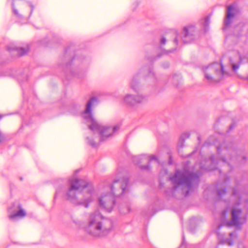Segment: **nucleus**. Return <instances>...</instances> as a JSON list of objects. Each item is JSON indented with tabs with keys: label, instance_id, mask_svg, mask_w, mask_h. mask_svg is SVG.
<instances>
[{
	"label": "nucleus",
	"instance_id": "nucleus-1",
	"mask_svg": "<svg viewBox=\"0 0 248 248\" xmlns=\"http://www.w3.org/2000/svg\"><path fill=\"white\" fill-rule=\"evenodd\" d=\"M248 193L240 190L237 187L232 190L229 201L230 207L220 215V223L216 230L219 244H233L236 238L235 232H226V230L244 224L248 214Z\"/></svg>",
	"mask_w": 248,
	"mask_h": 248
},
{
	"label": "nucleus",
	"instance_id": "nucleus-2",
	"mask_svg": "<svg viewBox=\"0 0 248 248\" xmlns=\"http://www.w3.org/2000/svg\"><path fill=\"white\" fill-rule=\"evenodd\" d=\"M98 103V99L93 97L87 102L85 108L81 113V116L94 135V139L92 140V136L86 137L87 142L92 146H98L100 141H104L107 138L113 135L120 128V125L117 124L113 126L103 125L97 121L94 117L93 109Z\"/></svg>",
	"mask_w": 248,
	"mask_h": 248
},
{
	"label": "nucleus",
	"instance_id": "nucleus-3",
	"mask_svg": "<svg viewBox=\"0 0 248 248\" xmlns=\"http://www.w3.org/2000/svg\"><path fill=\"white\" fill-rule=\"evenodd\" d=\"M129 191V179L123 169L117 170L116 177L111 184H104L98 198L100 207L110 212L115 206V197L124 195Z\"/></svg>",
	"mask_w": 248,
	"mask_h": 248
},
{
	"label": "nucleus",
	"instance_id": "nucleus-4",
	"mask_svg": "<svg viewBox=\"0 0 248 248\" xmlns=\"http://www.w3.org/2000/svg\"><path fill=\"white\" fill-rule=\"evenodd\" d=\"M68 184L69 187L65 193V198L75 205L87 208L96 197L93 185L78 179L75 175L69 178Z\"/></svg>",
	"mask_w": 248,
	"mask_h": 248
},
{
	"label": "nucleus",
	"instance_id": "nucleus-5",
	"mask_svg": "<svg viewBox=\"0 0 248 248\" xmlns=\"http://www.w3.org/2000/svg\"><path fill=\"white\" fill-rule=\"evenodd\" d=\"M216 145L218 158L216 160L212 156L209 160L211 164L204 169L209 170L217 169V165H224L231 169L233 164L245 163L247 160L246 156L242 153V151L236 149L232 143L224 142L220 145Z\"/></svg>",
	"mask_w": 248,
	"mask_h": 248
},
{
	"label": "nucleus",
	"instance_id": "nucleus-6",
	"mask_svg": "<svg viewBox=\"0 0 248 248\" xmlns=\"http://www.w3.org/2000/svg\"><path fill=\"white\" fill-rule=\"evenodd\" d=\"M174 185L172 188L166 190L169 197H176L177 193L186 196L197 186L199 181L198 175L187 170H176L173 176L170 177Z\"/></svg>",
	"mask_w": 248,
	"mask_h": 248
},
{
	"label": "nucleus",
	"instance_id": "nucleus-7",
	"mask_svg": "<svg viewBox=\"0 0 248 248\" xmlns=\"http://www.w3.org/2000/svg\"><path fill=\"white\" fill-rule=\"evenodd\" d=\"M88 219V224L85 228L86 231L94 236L105 235L112 227L111 220L104 218L98 211L90 214Z\"/></svg>",
	"mask_w": 248,
	"mask_h": 248
},
{
	"label": "nucleus",
	"instance_id": "nucleus-8",
	"mask_svg": "<svg viewBox=\"0 0 248 248\" xmlns=\"http://www.w3.org/2000/svg\"><path fill=\"white\" fill-rule=\"evenodd\" d=\"M34 9L32 2L26 0H13L12 4L13 17L17 22L21 24L28 22Z\"/></svg>",
	"mask_w": 248,
	"mask_h": 248
},
{
	"label": "nucleus",
	"instance_id": "nucleus-9",
	"mask_svg": "<svg viewBox=\"0 0 248 248\" xmlns=\"http://www.w3.org/2000/svg\"><path fill=\"white\" fill-rule=\"evenodd\" d=\"M206 79L209 82H218L225 74L221 62H215L203 67Z\"/></svg>",
	"mask_w": 248,
	"mask_h": 248
},
{
	"label": "nucleus",
	"instance_id": "nucleus-10",
	"mask_svg": "<svg viewBox=\"0 0 248 248\" xmlns=\"http://www.w3.org/2000/svg\"><path fill=\"white\" fill-rule=\"evenodd\" d=\"M134 163L138 165L142 170H149L150 164L152 161L158 164V159L155 155H141L133 157Z\"/></svg>",
	"mask_w": 248,
	"mask_h": 248
},
{
	"label": "nucleus",
	"instance_id": "nucleus-11",
	"mask_svg": "<svg viewBox=\"0 0 248 248\" xmlns=\"http://www.w3.org/2000/svg\"><path fill=\"white\" fill-rule=\"evenodd\" d=\"M8 217L10 219L16 221L23 218L26 212L18 202L13 203L8 208Z\"/></svg>",
	"mask_w": 248,
	"mask_h": 248
},
{
	"label": "nucleus",
	"instance_id": "nucleus-12",
	"mask_svg": "<svg viewBox=\"0 0 248 248\" xmlns=\"http://www.w3.org/2000/svg\"><path fill=\"white\" fill-rule=\"evenodd\" d=\"M197 34L195 26L192 24L188 25L183 29L182 40L185 43H189L196 38Z\"/></svg>",
	"mask_w": 248,
	"mask_h": 248
},
{
	"label": "nucleus",
	"instance_id": "nucleus-13",
	"mask_svg": "<svg viewBox=\"0 0 248 248\" xmlns=\"http://www.w3.org/2000/svg\"><path fill=\"white\" fill-rule=\"evenodd\" d=\"M146 100V96L141 94H133L128 93L125 94L123 97L124 103L131 107L142 103Z\"/></svg>",
	"mask_w": 248,
	"mask_h": 248
},
{
	"label": "nucleus",
	"instance_id": "nucleus-14",
	"mask_svg": "<svg viewBox=\"0 0 248 248\" xmlns=\"http://www.w3.org/2000/svg\"><path fill=\"white\" fill-rule=\"evenodd\" d=\"M236 13L237 9L234 5H231L228 6L226 16L224 20V29L227 28L230 25Z\"/></svg>",
	"mask_w": 248,
	"mask_h": 248
},
{
	"label": "nucleus",
	"instance_id": "nucleus-15",
	"mask_svg": "<svg viewBox=\"0 0 248 248\" xmlns=\"http://www.w3.org/2000/svg\"><path fill=\"white\" fill-rule=\"evenodd\" d=\"M228 179L225 177L224 181L222 183H218L216 186L217 193L218 196L222 199L226 197L227 196L230 195V194L226 190V188L228 186Z\"/></svg>",
	"mask_w": 248,
	"mask_h": 248
},
{
	"label": "nucleus",
	"instance_id": "nucleus-16",
	"mask_svg": "<svg viewBox=\"0 0 248 248\" xmlns=\"http://www.w3.org/2000/svg\"><path fill=\"white\" fill-rule=\"evenodd\" d=\"M8 50L12 53V55L22 56L27 53L28 51V48L18 47L12 44L7 46Z\"/></svg>",
	"mask_w": 248,
	"mask_h": 248
},
{
	"label": "nucleus",
	"instance_id": "nucleus-17",
	"mask_svg": "<svg viewBox=\"0 0 248 248\" xmlns=\"http://www.w3.org/2000/svg\"><path fill=\"white\" fill-rule=\"evenodd\" d=\"M242 62V57L239 52H236L234 57L230 58V64L231 65L232 70L236 71L239 68Z\"/></svg>",
	"mask_w": 248,
	"mask_h": 248
},
{
	"label": "nucleus",
	"instance_id": "nucleus-18",
	"mask_svg": "<svg viewBox=\"0 0 248 248\" xmlns=\"http://www.w3.org/2000/svg\"><path fill=\"white\" fill-rule=\"evenodd\" d=\"M139 74H135L129 80V85L130 89L135 92L140 90L139 82Z\"/></svg>",
	"mask_w": 248,
	"mask_h": 248
},
{
	"label": "nucleus",
	"instance_id": "nucleus-19",
	"mask_svg": "<svg viewBox=\"0 0 248 248\" xmlns=\"http://www.w3.org/2000/svg\"><path fill=\"white\" fill-rule=\"evenodd\" d=\"M200 24L202 25L203 27L205 32L207 31L209 29V25L210 24V18L208 16H207L202 19L200 20Z\"/></svg>",
	"mask_w": 248,
	"mask_h": 248
},
{
	"label": "nucleus",
	"instance_id": "nucleus-20",
	"mask_svg": "<svg viewBox=\"0 0 248 248\" xmlns=\"http://www.w3.org/2000/svg\"><path fill=\"white\" fill-rule=\"evenodd\" d=\"M190 134L188 132H185L183 133L179 140L178 146L179 147H182L184 145L185 140L188 138Z\"/></svg>",
	"mask_w": 248,
	"mask_h": 248
},
{
	"label": "nucleus",
	"instance_id": "nucleus-21",
	"mask_svg": "<svg viewBox=\"0 0 248 248\" xmlns=\"http://www.w3.org/2000/svg\"><path fill=\"white\" fill-rule=\"evenodd\" d=\"M81 59H82L81 56H77V55L75 56L70 62H68L67 63H66V68L67 69H70L72 66V64L76 63L77 62L79 61Z\"/></svg>",
	"mask_w": 248,
	"mask_h": 248
},
{
	"label": "nucleus",
	"instance_id": "nucleus-22",
	"mask_svg": "<svg viewBox=\"0 0 248 248\" xmlns=\"http://www.w3.org/2000/svg\"><path fill=\"white\" fill-rule=\"evenodd\" d=\"M70 72L71 73V74L72 75H73V76L75 77H77V78H81V76L79 74L76 73L73 69L72 70H70Z\"/></svg>",
	"mask_w": 248,
	"mask_h": 248
},
{
	"label": "nucleus",
	"instance_id": "nucleus-23",
	"mask_svg": "<svg viewBox=\"0 0 248 248\" xmlns=\"http://www.w3.org/2000/svg\"><path fill=\"white\" fill-rule=\"evenodd\" d=\"M237 248H247V247L244 243L240 242L238 244Z\"/></svg>",
	"mask_w": 248,
	"mask_h": 248
},
{
	"label": "nucleus",
	"instance_id": "nucleus-24",
	"mask_svg": "<svg viewBox=\"0 0 248 248\" xmlns=\"http://www.w3.org/2000/svg\"><path fill=\"white\" fill-rule=\"evenodd\" d=\"M186 248V244H185V238H184V236H183V241H182V244L179 248Z\"/></svg>",
	"mask_w": 248,
	"mask_h": 248
},
{
	"label": "nucleus",
	"instance_id": "nucleus-25",
	"mask_svg": "<svg viewBox=\"0 0 248 248\" xmlns=\"http://www.w3.org/2000/svg\"><path fill=\"white\" fill-rule=\"evenodd\" d=\"M120 212L122 214H125L129 212V207L128 206H126L125 208V210L123 211L122 209H120Z\"/></svg>",
	"mask_w": 248,
	"mask_h": 248
},
{
	"label": "nucleus",
	"instance_id": "nucleus-26",
	"mask_svg": "<svg viewBox=\"0 0 248 248\" xmlns=\"http://www.w3.org/2000/svg\"><path fill=\"white\" fill-rule=\"evenodd\" d=\"M166 42V39L165 37H162L160 39V43L161 44H165Z\"/></svg>",
	"mask_w": 248,
	"mask_h": 248
},
{
	"label": "nucleus",
	"instance_id": "nucleus-27",
	"mask_svg": "<svg viewBox=\"0 0 248 248\" xmlns=\"http://www.w3.org/2000/svg\"><path fill=\"white\" fill-rule=\"evenodd\" d=\"M174 33L176 34V38H175L174 40V42L176 43V44H178V36H177V32L175 31H174Z\"/></svg>",
	"mask_w": 248,
	"mask_h": 248
},
{
	"label": "nucleus",
	"instance_id": "nucleus-28",
	"mask_svg": "<svg viewBox=\"0 0 248 248\" xmlns=\"http://www.w3.org/2000/svg\"><path fill=\"white\" fill-rule=\"evenodd\" d=\"M59 192V190H58V189H56V193H55V198H56V197H57V196L58 195Z\"/></svg>",
	"mask_w": 248,
	"mask_h": 248
},
{
	"label": "nucleus",
	"instance_id": "nucleus-29",
	"mask_svg": "<svg viewBox=\"0 0 248 248\" xmlns=\"http://www.w3.org/2000/svg\"><path fill=\"white\" fill-rule=\"evenodd\" d=\"M169 51L171 52V50H169ZM168 52H169V51H164L163 52V53H165V54H168Z\"/></svg>",
	"mask_w": 248,
	"mask_h": 248
},
{
	"label": "nucleus",
	"instance_id": "nucleus-30",
	"mask_svg": "<svg viewBox=\"0 0 248 248\" xmlns=\"http://www.w3.org/2000/svg\"><path fill=\"white\" fill-rule=\"evenodd\" d=\"M233 128V125H231L230 126V129H232Z\"/></svg>",
	"mask_w": 248,
	"mask_h": 248
},
{
	"label": "nucleus",
	"instance_id": "nucleus-31",
	"mask_svg": "<svg viewBox=\"0 0 248 248\" xmlns=\"http://www.w3.org/2000/svg\"><path fill=\"white\" fill-rule=\"evenodd\" d=\"M74 222L75 223V224H78V223L75 220H74Z\"/></svg>",
	"mask_w": 248,
	"mask_h": 248
},
{
	"label": "nucleus",
	"instance_id": "nucleus-32",
	"mask_svg": "<svg viewBox=\"0 0 248 248\" xmlns=\"http://www.w3.org/2000/svg\"><path fill=\"white\" fill-rule=\"evenodd\" d=\"M150 75H151H151H153V74L151 73V72H150Z\"/></svg>",
	"mask_w": 248,
	"mask_h": 248
},
{
	"label": "nucleus",
	"instance_id": "nucleus-33",
	"mask_svg": "<svg viewBox=\"0 0 248 248\" xmlns=\"http://www.w3.org/2000/svg\"><path fill=\"white\" fill-rule=\"evenodd\" d=\"M2 117V116L0 115V119Z\"/></svg>",
	"mask_w": 248,
	"mask_h": 248
}]
</instances>
